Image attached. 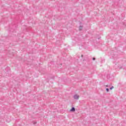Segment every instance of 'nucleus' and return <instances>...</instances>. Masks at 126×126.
Here are the masks:
<instances>
[{
    "instance_id": "7ed1b4c3",
    "label": "nucleus",
    "mask_w": 126,
    "mask_h": 126,
    "mask_svg": "<svg viewBox=\"0 0 126 126\" xmlns=\"http://www.w3.org/2000/svg\"><path fill=\"white\" fill-rule=\"evenodd\" d=\"M82 26H80V27H79V30L80 31H81L82 30Z\"/></svg>"
},
{
    "instance_id": "f257e3e1",
    "label": "nucleus",
    "mask_w": 126,
    "mask_h": 126,
    "mask_svg": "<svg viewBox=\"0 0 126 126\" xmlns=\"http://www.w3.org/2000/svg\"><path fill=\"white\" fill-rule=\"evenodd\" d=\"M73 98L74 99H75V100H78L79 99V95L77 94H75L73 96Z\"/></svg>"
},
{
    "instance_id": "20e7f679",
    "label": "nucleus",
    "mask_w": 126,
    "mask_h": 126,
    "mask_svg": "<svg viewBox=\"0 0 126 126\" xmlns=\"http://www.w3.org/2000/svg\"><path fill=\"white\" fill-rule=\"evenodd\" d=\"M114 89V86H112L110 88V90H112V89Z\"/></svg>"
},
{
    "instance_id": "39448f33",
    "label": "nucleus",
    "mask_w": 126,
    "mask_h": 126,
    "mask_svg": "<svg viewBox=\"0 0 126 126\" xmlns=\"http://www.w3.org/2000/svg\"><path fill=\"white\" fill-rule=\"evenodd\" d=\"M106 92H109V89L108 88H106Z\"/></svg>"
},
{
    "instance_id": "6e6552de",
    "label": "nucleus",
    "mask_w": 126,
    "mask_h": 126,
    "mask_svg": "<svg viewBox=\"0 0 126 126\" xmlns=\"http://www.w3.org/2000/svg\"><path fill=\"white\" fill-rule=\"evenodd\" d=\"M36 124H37V122L34 123V125H36Z\"/></svg>"
},
{
    "instance_id": "9d476101",
    "label": "nucleus",
    "mask_w": 126,
    "mask_h": 126,
    "mask_svg": "<svg viewBox=\"0 0 126 126\" xmlns=\"http://www.w3.org/2000/svg\"><path fill=\"white\" fill-rule=\"evenodd\" d=\"M83 57V55H82V57Z\"/></svg>"
},
{
    "instance_id": "f03ea898",
    "label": "nucleus",
    "mask_w": 126,
    "mask_h": 126,
    "mask_svg": "<svg viewBox=\"0 0 126 126\" xmlns=\"http://www.w3.org/2000/svg\"><path fill=\"white\" fill-rule=\"evenodd\" d=\"M70 111V112H75V108L72 107Z\"/></svg>"
},
{
    "instance_id": "423d86ee",
    "label": "nucleus",
    "mask_w": 126,
    "mask_h": 126,
    "mask_svg": "<svg viewBox=\"0 0 126 126\" xmlns=\"http://www.w3.org/2000/svg\"><path fill=\"white\" fill-rule=\"evenodd\" d=\"M95 60H96V58H93V61H95Z\"/></svg>"
},
{
    "instance_id": "0eeeda50",
    "label": "nucleus",
    "mask_w": 126,
    "mask_h": 126,
    "mask_svg": "<svg viewBox=\"0 0 126 126\" xmlns=\"http://www.w3.org/2000/svg\"><path fill=\"white\" fill-rule=\"evenodd\" d=\"M105 86L106 87H109V86L108 85H106Z\"/></svg>"
},
{
    "instance_id": "1a4fd4ad",
    "label": "nucleus",
    "mask_w": 126,
    "mask_h": 126,
    "mask_svg": "<svg viewBox=\"0 0 126 126\" xmlns=\"http://www.w3.org/2000/svg\"><path fill=\"white\" fill-rule=\"evenodd\" d=\"M104 62H105V60H103V61H102V62L104 63Z\"/></svg>"
}]
</instances>
